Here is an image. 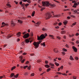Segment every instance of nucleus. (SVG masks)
Instances as JSON below:
<instances>
[{"mask_svg":"<svg viewBox=\"0 0 79 79\" xmlns=\"http://www.w3.org/2000/svg\"><path fill=\"white\" fill-rule=\"evenodd\" d=\"M45 36H47V34L46 33H45L44 35V34H42L40 36L37 35V40H44V39L46 37Z\"/></svg>","mask_w":79,"mask_h":79,"instance_id":"1","label":"nucleus"},{"mask_svg":"<svg viewBox=\"0 0 79 79\" xmlns=\"http://www.w3.org/2000/svg\"><path fill=\"white\" fill-rule=\"evenodd\" d=\"M42 42V41L40 40L39 41V42H34L33 44L35 47V48H37L39 47V44L41 43Z\"/></svg>","mask_w":79,"mask_h":79,"instance_id":"2","label":"nucleus"},{"mask_svg":"<svg viewBox=\"0 0 79 79\" xmlns=\"http://www.w3.org/2000/svg\"><path fill=\"white\" fill-rule=\"evenodd\" d=\"M42 6H49L50 3L48 2H42Z\"/></svg>","mask_w":79,"mask_h":79,"instance_id":"3","label":"nucleus"},{"mask_svg":"<svg viewBox=\"0 0 79 79\" xmlns=\"http://www.w3.org/2000/svg\"><path fill=\"white\" fill-rule=\"evenodd\" d=\"M51 13H47L46 15V19H50L51 18L52 15H51Z\"/></svg>","mask_w":79,"mask_h":79,"instance_id":"4","label":"nucleus"},{"mask_svg":"<svg viewBox=\"0 0 79 79\" xmlns=\"http://www.w3.org/2000/svg\"><path fill=\"white\" fill-rule=\"evenodd\" d=\"M29 37V34L27 33V34H25L23 36V37L24 38V39H27V38H28Z\"/></svg>","mask_w":79,"mask_h":79,"instance_id":"5","label":"nucleus"},{"mask_svg":"<svg viewBox=\"0 0 79 79\" xmlns=\"http://www.w3.org/2000/svg\"><path fill=\"white\" fill-rule=\"evenodd\" d=\"M2 24L3 25L1 26V27H5V26H8V24L5 23V22H2Z\"/></svg>","mask_w":79,"mask_h":79,"instance_id":"6","label":"nucleus"},{"mask_svg":"<svg viewBox=\"0 0 79 79\" xmlns=\"http://www.w3.org/2000/svg\"><path fill=\"white\" fill-rule=\"evenodd\" d=\"M72 48L74 52H77V48H76L75 46H73L72 47Z\"/></svg>","mask_w":79,"mask_h":79,"instance_id":"7","label":"nucleus"},{"mask_svg":"<svg viewBox=\"0 0 79 79\" xmlns=\"http://www.w3.org/2000/svg\"><path fill=\"white\" fill-rule=\"evenodd\" d=\"M16 35L17 37H19V36H21V32H19L17 33V34H16Z\"/></svg>","mask_w":79,"mask_h":79,"instance_id":"8","label":"nucleus"},{"mask_svg":"<svg viewBox=\"0 0 79 79\" xmlns=\"http://www.w3.org/2000/svg\"><path fill=\"white\" fill-rule=\"evenodd\" d=\"M25 43L26 44H27V43H29V39H26V40H25Z\"/></svg>","mask_w":79,"mask_h":79,"instance_id":"9","label":"nucleus"},{"mask_svg":"<svg viewBox=\"0 0 79 79\" xmlns=\"http://www.w3.org/2000/svg\"><path fill=\"white\" fill-rule=\"evenodd\" d=\"M23 2H27L28 3H31V1L30 0H24Z\"/></svg>","mask_w":79,"mask_h":79,"instance_id":"10","label":"nucleus"},{"mask_svg":"<svg viewBox=\"0 0 79 79\" xmlns=\"http://www.w3.org/2000/svg\"><path fill=\"white\" fill-rule=\"evenodd\" d=\"M41 45H42L45 47V42H44L43 43H41L40 44Z\"/></svg>","mask_w":79,"mask_h":79,"instance_id":"11","label":"nucleus"},{"mask_svg":"<svg viewBox=\"0 0 79 79\" xmlns=\"http://www.w3.org/2000/svg\"><path fill=\"white\" fill-rule=\"evenodd\" d=\"M63 23L65 26H66V24H67L68 23V21H64V22Z\"/></svg>","mask_w":79,"mask_h":79,"instance_id":"12","label":"nucleus"},{"mask_svg":"<svg viewBox=\"0 0 79 79\" xmlns=\"http://www.w3.org/2000/svg\"><path fill=\"white\" fill-rule=\"evenodd\" d=\"M16 25L15 24V23L13 22H12L11 23V26H12V27H13V26H15Z\"/></svg>","mask_w":79,"mask_h":79,"instance_id":"13","label":"nucleus"},{"mask_svg":"<svg viewBox=\"0 0 79 79\" xmlns=\"http://www.w3.org/2000/svg\"><path fill=\"white\" fill-rule=\"evenodd\" d=\"M45 67L46 68H50V65H48V64H45L44 65Z\"/></svg>","mask_w":79,"mask_h":79,"instance_id":"14","label":"nucleus"},{"mask_svg":"<svg viewBox=\"0 0 79 79\" xmlns=\"http://www.w3.org/2000/svg\"><path fill=\"white\" fill-rule=\"evenodd\" d=\"M59 16H60V15H55L53 16V17H55L56 18H58Z\"/></svg>","mask_w":79,"mask_h":79,"instance_id":"15","label":"nucleus"},{"mask_svg":"<svg viewBox=\"0 0 79 79\" xmlns=\"http://www.w3.org/2000/svg\"><path fill=\"white\" fill-rule=\"evenodd\" d=\"M49 36L50 37H52V39H55V38L53 37H54V36L53 35H49Z\"/></svg>","mask_w":79,"mask_h":79,"instance_id":"16","label":"nucleus"},{"mask_svg":"<svg viewBox=\"0 0 79 79\" xmlns=\"http://www.w3.org/2000/svg\"><path fill=\"white\" fill-rule=\"evenodd\" d=\"M74 13H77V15H79V12H77V10H75L74 11Z\"/></svg>","mask_w":79,"mask_h":79,"instance_id":"17","label":"nucleus"},{"mask_svg":"<svg viewBox=\"0 0 79 79\" xmlns=\"http://www.w3.org/2000/svg\"><path fill=\"white\" fill-rule=\"evenodd\" d=\"M49 6H51V7H54V6H55V4H50Z\"/></svg>","mask_w":79,"mask_h":79,"instance_id":"18","label":"nucleus"},{"mask_svg":"<svg viewBox=\"0 0 79 79\" xmlns=\"http://www.w3.org/2000/svg\"><path fill=\"white\" fill-rule=\"evenodd\" d=\"M69 59H70V60H74V58H73V57L71 56H70V58Z\"/></svg>","mask_w":79,"mask_h":79,"instance_id":"19","label":"nucleus"},{"mask_svg":"<svg viewBox=\"0 0 79 79\" xmlns=\"http://www.w3.org/2000/svg\"><path fill=\"white\" fill-rule=\"evenodd\" d=\"M23 56H20L19 57V58H20V61H21L22 60H23Z\"/></svg>","mask_w":79,"mask_h":79,"instance_id":"20","label":"nucleus"},{"mask_svg":"<svg viewBox=\"0 0 79 79\" xmlns=\"http://www.w3.org/2000/svg\"><path fill=\"white\" fill-rule=\"evenodd\" d=\"M30 36H31V37H33V32L32 31L31 32Z\"/></svg>","mask_w":79,"mask_h":79,"instance_id":"21","label":"nucleus"},{"mask_svg":"<svg viewBox=\"0 0 79 79\" xmlns=\"http://www.w3.org/2000/svg\"><path fill=\"white\" fill-rule=\"evenodd\" d=\"M15 75V73H11L10 75V76L11 77H13V76Z\"/></svg>","mask_w":79,"mask_h":79,"instance_id":"22","label":"nucleus"},{"mask_svg":"<svg viewBox=\"0 0 79 79\" xmlns=\"http://www.w3.org/2000/svg\"><path fill=\"white\" fill-rule=\"evenodd\" d=\"M34 15H35V11H34L32 13V14L31 15L32 16H34Z\"/></svg>","mask_w":79,"mask_h":79,"instance_id":"23","label":"nucleus"},{"mask_svg":"<svg viewBox=\"0 0 79 79\" xmlns=\"http://www.w3.org/2000/svg\"><path fill=\"white\" fill-rule=\"evenodd\" d=\"M16 68V67L15 66H14L13 67H12V69H11V70L12 71H13V70H14V69H15Z\"/></svg>","mask_w":79,"mask_h":79,"instance_id":"24","label":"nucleus"},{"mask_svg":"<svg viewBox=\"0 0 79 79\" xmlns=\"http://www.w3.org/2000/svg\"><path fill=\"white\" fill-rule=\"evenodd\" d=\"M42 31H47V29H46L45 28H43L42 29Z\"/></svg>","mask_w":79,"mask_h":79,"instance_id":"25","label":"nucleus"},{"mask_svg":"<svg viewBox=\"0 0 79 79\" xmlns=\"http://www.w3.org/2000/svg\"><path fill=\"white\" fill-rule=\"evenodd\" d=\"M55 64H56V66H59V65H60V64H58L56 62L55 63Z\"/></svg>","mask_w":79,"mask_h":79,"instance_id":"26","label":"nucleus"},{"mask_svg":"<svg viewBox=\"0 0 79 79\" xmlns=\"http://www.w3.org/2000/svg\"><path fill=\"white\" fill-rule=\"evenodd\" d=\"M50 70H51V69L48 68V69H47V72H49V71H50Z\"/></svg>","mask_w":79,"mask_h":79,"instance_id":"27","label":"nucleus"},{"mask_svg":"<svg viewBox=\"0 0 79 79\" xmlns=\"http://www.w3.org/2000/svg\"><path fill=\"white\" fill-rule=\"evenodd\" d=\"M74 5H75L76 6H77V5H78L79 4L78 3V2H77V3H75L74 4Z\"/></svg>","mask_w":79,"mask_h":79,"instance_id":"28","label":"nucleus"},{"mask_svg":"<svg viewBox=\"0 0 79 79\" xmlns=\"http://www.w3.org/2000/svg\"><path fill=\"white\" fill-rule=\"evenodd\" d=\"M25 60V59H23V60L21 61V63H24V62Z\"/></svg>","mask_w":79,"mask_h":79,"instance_id":"29","label":"nucleus"},{"mask_svg":"<svg viewBox=\"0 0 79 79\" xmlns=\"http://www.w3.org/2000/svg\"><path fill=\"white\" fill-rule=\"evenodd\" d=\"M49 64L51 65V66H54V64H52V63H50Z\"/></svg>","mask_w":79,"mask_h":79,"instance_id":"30","label":"nucleus"},{"mask_svg":"<svg viewBox=\"0 0 79 79\" xmlns=\"http://www.w3.org/2000/svg\"><path fill=\"white\" fill-rule=\"evenodd\" d=\"M34 76V73H32L31 75V77Z\"/></svg>","mask_w":79,"mask_h":79,"instance_id":"31","label":"nucleus"},{"mask_svg":"<svg viewBox=\"0 0 79 79\" xmlns=\"http://www.w3.org/2000/svg\"><path fill=\"white\" fill-rule=\"evenodd\" d=\"M18 22H19L20 23H23V21L21 20H18Z\"/></svg>","mask_w":79,"mask_h":79,"instance_id":"32","label":"nucleus"},{"mask_svg":"<svg viewBox=\"0 0 79 79\" xmlns=\"http://www.w3.org/2000/svg\"><path fill=\"white\" fill-rule=\"evenodd\" d=\"M6 5L8 6H9V7H11V5H10V4H7Z\"/></svg>","mask_w":79,"mask_h":79,"instance_id":"33","label":"nucleus"},{"mask_svg":"<svg viewBox=\"0 0 79 79\" xmlns=\"http://www.w3.org/2000/svg\"><path fill=\"white\" fill-rule=\"evenodd\" d=\"M63 50L64 52H67V49H65V48H63Z\"/></svg>","mask_w":79,"mask_h":79,"instance_id":"34","label":"nucleus"},{"mask_svg":"<svg viewBox=\"0 0 79 79\" xmlns=\"http://www.w3.org/2000/svg\"><path fill=\"white\" fill-rule=\"evenodd\" d=\"M18 76H19V74H17L16 76H15V78H17L18 77Z\"/></svg>","mask_w":79,"mask_h":79,"instance_id":"35","label":"nucleus"},{"mask_svg":"<svg viewBox=\"0 0 79 79\" xmlns=\"http://www.w3.org/2000/svg\"><path fill=\"white\" fill-rule=\"evenodd\" d=\"M45 9V7H43V8H42L41 9V11H43V10H44V9Z\"/></svg>","mask_w":79,"mask_h":79,"instance_id":"36","label":"nucleus"},{"mask_svg":"<svg viewBox=\"0 0 79 79\" xmlns=\"http://www.w3.org/2000/svg\"><path fill=\"white\" fill-rule=\"evenodd\" d=\"M57 38L58 39H59V40H60L61 39V38H60L59 36H57Z\"/></svg>","mask_w":79,"mask_h":79,"instance_id":"37","label":"nucleus"},{"mask_svg":"<svg viewBox=\"0 0 79 79\" xmlns=\"http://www.w3.org/2000/svg\"><path fill=\"white\" fill-rule=\"evenodd\" d=\"M57 74H62V73L61 72H57L56 73Z\"/></svg>","mask_w":79,"mask_h":79,"instance_id":"38","label":"nucleus"},{"mask_svg":"<svg viewBox=\"0 0 79 79\" xmlns=\"http://www.w3.org/2000/svg\"><path fill=\"white\" fill-rule=\"evenodd\" d=\"M76 43L77 44H79V41L78 40H77L76 41Z\"/></svg>","mask_w":79,"mask_h":79,"instance_id":"39","label":"nucleus"},{"mask_svg":"<svg viewBox=\"0 0 79 79\" xmlns=\"http://www.w3.org/2000/svg\"><path fill=\"white\" fill-rule=\"evenodd\" d=\"M75 60H79V58H78V57L77 56L75 58Z\"/></svg>","mask_w":79,"mask_h":79,"instance_id":"40","label":"nucleus"},{"mask_svg":"<svg viewBox=\"0 0 79 79\" xmlns=\"http://www.w3.org/2000/svg\"><path fill=\"white\" fill-rule=\"evenodd\" d=\"M27 67H28V66L26 65L25 66L23 67V68L24 69H26V68H27Z\"/></svg>","mask_w":79,"mask_h":79,"instance_id":"41","label":"nucleus"},{"mask_svg":"<svg viewBox=\"0 0 79 79\" xmlns=\"http://www.w3.org/2000/svg\"><path fill=\"white\" fill-rule=\"evenodd\" d=\"M35 24H38V26H39L40 24V23L39 22H37V23H35Z\"/></svg>","mask_w":79,"mask_h":79,"instance_id":"42","label":"nucleus"},{"mask_svg":"<svg viewBox=\"0 0 79 79\" xmlns=\"http://www.w3.org/2000/svg\"><path fill=\"white\" fill-rule=\"evenodd\" d=\"M21 44L22 45H25V44H24V42H23Z\"/></svg>","mask_w":79,"mask_h":79,"instance_id":"43","label":"nucleus"},{"mask_svg":"<svg viewBox=\"0 0 79 79\" xmlns=\"http://www.w3.org/2000/svg\"><path fill=\"white\" fill-rule=\"evenodd\" d=\"M61 34H64V33H65V31H61Z\"/></svg>","mask_w":79,"mask_h":79,"instance_id":"44","label":"nucleus"},{"mask_svg":"<svg viewBox=\"0 0 79 79\" xmlns=\"http://www.w3.org/2000/svg\"><path fill=\"white\" fill-rule=\"evenodd\" d=\"M62 24V23H60L58 24V25L59 26H61Z\"/></svg>","mask_w":79,"mask_h":79,"instance_id":"45","label":"nucleus"},{"mask_svg":"<svg viewBox=\"0 0 79 79\" xmlns=\"http://www.w3.org/2000/svg\"><path fill=\"white\" fill-rule=\"evenodd\" d=\"M45 64H48V61L46 60L45 61Z\"/></svg>","mask_w":79,"mask_h":79,"instance_id":"46","label":"nucleus"},{"mask_svg":"<svg viewBox=\"0 0 79 79\" xmlns=\"http://www.w3.org/2000/svg\"><path fill=\"white\" fill-rule=\"evenodd\" d=\"M27 63H29V61H27L26 62L25 64H27Z\"/></svg>","mask_w":79,"mask_h":79,"instance_id":"47","label":"nucleus"},{"mask_svg":"<svg viewBox=\"0 0 79 79\" xmlns=\"http://www.w3.org/2000/svg\"><path fill=\"white\" fill-rule=\"evenodd\" d=\"M27 54V53L25 52V53H23L22 55H26V54Z\"/></svg>","mask_w":79,"mask_h":79,"instance_id":"48","label":"nucleus"},{"mask_svg":"<svg viewBox=\"0 0 79 79\" xmlns=\"http://www.w3.org/2000/svg\"><path fill=\"white\" fill-rule=\"evenodd\" d=\"M69 10V9H65L64 10V11H68Z\"/></svg>","mask_w":79,"mask_h":79,"instance_id":"49","label":"nucleus"},{"mask_svg":"<svg viewBox=\"0 0 79 79\" xmlns=\"http://www.w3.org/2000/svg\"><path fill=\"white\" fill-rule=\"evenodd\" d=\"M25 5V4H24V3H23V4H22L21 5H22V6L23 7V6H24V5Z\"/></svg>","mask_w":79,"mask_h":79,"instance_id":"50","label":"nucleus"},{"mask_svg":"<svg viewBox=\"0 0 79 79\" xmlns=\"http://www.w3.org/2000/svg\"><path fill=\"white\" fill-rule=\"evenodd\" d=\"M76 23H74L72 24V25H73V26H75V25H76Z\"/></svg>","mask_w":79,"mask_h":79,"instance_id":"51","label":"nucleus"},{"mask_svg":"<svg viewBox=\"0 0 79 79\" xmlns=\"http://www.w3.org/2000/svg\"><path fill=\"white\" fill-rule=\"evenodd\" d=\"M20 41V40L18 38V39H17V42H19Z\"/></svg>","mask_w":79,"mask_h":79,"instance_id":"52","label":"nucleus"},{"mask_svg":"<svg viewBox=\"0 0 79 79\" xmlns=\"http://www.w3.org/2000/svg\"><path fill=\"white\" fill-rule=\"evenodd\" d=\"M25 76H27V75H28V73H24Z\"/></svg>","mask_w":79,"mask_h":79,"instance_id":"53","label":"nucleus"},{"mask_svg":"<svg viewBox=\"0 0 79 79\" xmlns=\"http://www.w3.org/2000/svg\"><path fill=\"white\" fill-rule=\"evenodd\" d=\"M62 54H63V55H65V54H66V53H65V52H62Z\"/></svg>","mask_w":79,"mask_h":79,"instance_id":"54","label":"nucleus"},{"mask_svg":"<svg viewBox=\"0 0 79 79\" xmlns=\"http://www.w3.org/2000/svg\"><path fill=\"white\" fill-rule=\"evenodd\" d=\"M67 19H70L71 18V17H70L69 16H68L67 17Z\"/></svg>","mask_w":79,"mask_h":79,"instance_id":"55","label":"nucleus"},{"mask_svg":"<svg viewBox=\"0 0 79 79\" xmlns=\"http://www.w3.org/2000/svg\"><path fill=\"white\" fill-rule=\"evenodd\" d=\"M60 69H63V66H61L60 67Z\"/></svg>","mask_w":79,"mask_h":79,"instance_id":"56","label":"nucleus"},{"mask_svg":"<svg viewBox=\"0 0 79 79\" xmlns=\"http://www.w3.org/2000/svg\"><path fill=\"white\" fill-rule=\"evenodd\" d=\"M57 50L56 49H54V52H56V51Z\"/></svg>","mask_w":79,"mask_h":79,"instance_id":"57","label":"nucleus"},{"mask_svg":"<svg viewBox=\"0 0 79 79\" xmlns=\"http://www.w3.org/2000/svg\"><path fill=\"white\" fill-rule=\"evenodd\" d=\"M3 77L1 76L0 77V79H3Z\"/></svg>","mask_w":79,"mask_h":79,"instance_id":"58","label":"nucleus"},{"mask_svg":"<svg viewBox=\"0 0 79 79\" xmlns=\"http://www.w3.org/2000/svg\"><path fill=\"white\" fill-rule=\"evenodd\" d=\"M29 4H27L25 5V6H28V5H29Z\"/></svg>","mask_w":79,"mask_h":79,"instance_id":"59","label":"nucleus"},{"mask_svg":"<svg viewBox=\"0 0 79 79\" xmlns=\"http://www.w3.org/2000/svg\"><path fill=\"white\" fill-rule=\"evenodd\" d=\"M39 69L40 71H42V69L40 68H39Z\"/></svg>","mask_w":79,"mask_h":79,"instance_id":"60","label":"nucleus"},{"mask_svg":"<svg viewBox=\"0 0 79 79\" xmlns=\"http://www.w3.org/2000/svg\"><path fill=\"white\" fill-rule=\"evenodd\" d=\"M22 3H23V2H22V1L20 2V5H22Z\"/></svg>","mask_w":79,"mask_h":79,"instance_id":"61","label":"nucleus"},{"mask_svg":"<svg viewBox=\"0 0 79 79\" xmlns=\"http://www.w3.org/2000/svg\"><path fill=\"white\" fill-rule=\"evenodd\" d=\"M66 36L65 35H64V39H66Z\"/></svg>","mask_w":79,"mask_h":79,"instance_id":"62","label":"nucleus"},{"mask_svg":"<svg viewBox=\"0 0 79 79\" xmlns=\"http://www.w3.org/2000/svg\"><path fill=\"white\" fill-rule=\"evenodd\" d=\"M14 2L16 4H18V2H16V1H15Z\"/></svg>","mask_w":79,"mask_h":79,"instance_id":"63","label":"nucleus"},{"mask_svg":"<svg viewBox=\"0 0 79 79\" xmlns=\"http://www.w3.org/2000/svg\"><path fill=\"white\" fill-rule=\"evenodd\" d=\"M65 46H66V47H67V48H69V46H68V44H66Z\"/></svg>","mask_w":79,"mask_h":79,"instance_id":"64","label":"nucleus"}]
</instances>
